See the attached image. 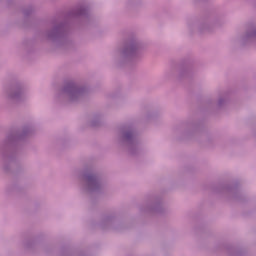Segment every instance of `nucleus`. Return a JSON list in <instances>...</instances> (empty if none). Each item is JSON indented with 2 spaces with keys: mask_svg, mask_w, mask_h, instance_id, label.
Segmentation results:
<instances>
[{
  "mask_svg": "<svg viewBox=\"0 0 256 256\" xmlns=\"http://www.w3.org/2000/svg\"><path fill=\"white\" fill-rule=\"evenodd\" d=\"M89 15V8L85 4H78L72 8L69 12L62 13L55 16L52 21V29L46 30L44 36L52 43H56L57 47L62 49H71L73 47V41L69 38V31H71V23L81 19V17H87Z\"/></svg>",
  "mask_w": 256,
  "mask_h": 256,
  "instance_id": "obj_1",
  "label": "nucleus"
},
{
  "mask_svg": "<svg viewBox=\"0 0 256 256\" xmlns=\"http://www.w3.org/2000/svg\"><path fill=\"white\" fill-rule=\"evenodd\" d=\"M35 131L31 126H25L22 130L13 131L0 144V155L2 157L3 169L6 173L11 171V167L17 165V145L19 141L31 137Z\"/></svg>",
  "mask_w": 256,
  "mask_h": 256,
  "instance_id": "obj_2",
  "label": "nucleus"
},
{
  "mask_svg": "<svg viewBox=\"0 0 256 256\" xmlns=\"http://www.w3.org/2000/svg\"><path fill=\"white\" fill-rule=\"evenodd\" d=\"M145 46L143 42L137 39V37L132 36L128 38L121 51L119 65L123 67V65H135L138 63L139 59H141V55H143V49Z\"/></svg>",
  "mask_w": 256,
  "mask_h": 256,
  "instance_id": "obj_3",
  "label": "nucleus"
},
{
  "mask_svg": "<svg viewBox=\"0 0 256 256\" xmlns=\"http://www.w3.org/2000/svg\"><path fill=\"white\" fill-rule=\"evenodd\" d=\"M118 145L125 149L130 155L139 153V137L133 125H124L118 133Z\"/></svg>",
  "mask_w": 256,
  "mask_h": 256,
  "instance_id": "obj_4",
  "label": "nucleus"
},
{
  "mask_svg": "<svg viewBox=\"0 0 256 256\" xmlns=\"http://www.w3.org/2000/svg\"><path fill=\"white\" fill-rule=\"evenodd\" d=\"M83 191L86 193H101L103 190V183L101 176L95 172L93 168L85 169L79 176Z\"/></svg>",
  "mask_w": 256,
  "mask_h": 256,
  "instance_id": "obj_5",
  "label": "nucleus"
},
{
  "mask_svg": "<svg viewBox=\"0 0 256 256\" xmlns=\"http://www.w3.org/2000/svg\"><path fill=\"white\" fill-rule=\"evenodd\" d=\"M87 94V88L77 85L75 82L66 83L58 94L60 101L79 103Z\"/></svg>",
  "mask_w": 256,
  "mask_h": 256,
  "instance_id": "obj_6",
  "label": "nucleus"
},
{
  "mask_svg": "<svg viewBox=\"0 0 256 256\" xmlns=\"http://www.w3.org/2000/svg\"><path fill=\"white\" fill-rule=\"evenodd\" d=\"M4 95L7 101L19 103L25 99V87L20 82H16L4 88Z\"/></svg>",
  "mask_w": 256,
  "mask_h": 256,
  "instance_id": "obj_7",
  "label": "nucleus"
},
{
  "mask_svg": "<svg viewBox=\"0 0 256 256\" xmlns=\"http://www.w3.org/2000/svg\"><path fill=\"white\" fill-rule=\"evenodd\" d=\"M253 41H256V23L249 22L246 25V32L240 38V45H251Z\"/></svg>",
  "mask_w": 256,
  "mask_h": 256,
  "instance_id": "obj_8",
  "label": "nucleus"
},
{
  "mask_svg": "<svg viewBox=\"0 0 256 256\" xmlns=\"http://www.w3.org/2000/svg\"><path fill=\"white\" fill-rule=\"evenodd\" d=\"M140 211L144 213H163V204L159 198H154L152 203L146 208H141Z\"/></svg>",
  "mask_w": 256,
  "mask_h": 256,
  "instance_id": "obj_9",
  "label": "nucleus"
},
{
  "mask_svg": "<svg viewBox=\"0 0 256 256\" xmlns=\"http://www.w3.org/2000/svg\"><path fill=\"white\" fill-rule=\"evenodd\" d=\"M211 25H217V20L211 18L209 21L202 22L197 25L199 33H207L211 31Z\"/></svg>",
  "mask_w": 256,
  "mask_h": 256,
  "instance_id": "obj_10",
  "label": "nucleus"
},
{
  "mask_svg": "<svg viewBox=\"0 0 256 256\" xmlns=\"http://www.w3.org/2000/svg\"><path fill=\"white\" fill-rule=\"evenodd\" d=\"M113 223H115V218L113 216H106L102 219L100 227L102 229H109V227L113 226Z\"/></svg>",
  "mask_w": 256,
  "mask_h": 256,
  "instance_id": "obj_11",
  "label": "nucleus"
},
{
  "mask_svg": "<svg viewBox=\"0 0 256 256\" xmlns=\"http://www.w3.org/2000/svg\"><path fill=\"white\" fill-rule=\"evenodd\" d=\"M180 77H189L191 75V66H182L179 69Z\"/></svg>",
  "mask_w": 256,
  "mask_h": 256,
  "instance_id": "obj_12",
  "label": "nucleus"
},
{
  "mask_svg": "<svg viewBox=\"0 0 256 256\" xmlns=\"http://www.w3.org/2000/svg\"><path fill=\"white\" fill-rule=\"evenodd\" d=\"M228 101H229V96H227V94L221 96L218 99V103H217L218 109H221L222 107H225L227 105Z\"/></svg>",
  "mask_w": 256,
  "mask_h": 256,
  "instance_id": "obj_13",
  "label": "nucleus"
},
{
  "mask_svg": "<svg viewBox=\"0 0 256 256\" xmlns=\"http://www.w3.org/2000/svg\"><path fill=\"white\" fill-rule=\"evenodd\" d=\"M139 3H141V0H126L125 6L127 9H133V7H136Z\"/></svg>",
  "mask_w": 256,
  "mask_h": 256,
  "instance_id": "obj_14",
  "label": "nucleus"
},
{
  "mask_svg": "<svg viewBox=\"0 0 256 256\" xmlns=\"http://www.w3.org/2000/svg\"><path fill=\"white\" fill-rule=\"evenodd\" d=\"M99 125H101V116L96 115L92 118L90 127H99Z\"/></svg>",
  "mask_w": 256,
  "mask_h": 256,
  "instance_id": "obj_15",
  "label": "nucleus"
},
{
  "mask_svg": "<svg viewBox=\"0 0 256 256\" xmlns=\"http://www.w3.org/2000/svg\"><path fill=\"white\" fill-rule=\"evenodd\" d=\"M34 11L35 9L33 8V6H29L23 10V15L24 17H29V15H31Z\"/></svg>",
  "mask_w": 256,
  "mask_h": 256,
  "instance_id": "obj_16",
  "label": "nucleus"
},
{
  "mask_svg": "<svg viewBox=\"0 0 256 256\" xmlns=\"http://www.w3.org/2000/svg\"><path fill=\"white\" fill-rule=\"evenodd\" d=\"M230 193H237V186H231L226 188Z\"/></svg>",
  "mask_w": 256,
  "mask_h": 256,
  "instance_id": "obj_17",
  "label": "nucleus"
},
{
  "mask_svg": "<svg viewBox=\"0 0 256 256\" xmlns=\"http://www.w3.org/2000/svg\"><path fill=\"white\" fill-rule=\"evenodd\" d=\"M251 5H252V7H255V8H256V0H252V1H251Z\"/></svg>",
  "mask_w": 256,
  "mask_h": 256,
  "instance_id": "obj_18",
  "label": "nucleus"
},
{
  "mask_svg": "<svg viewBox=\"0 0 256 256\" xmlns=\"http://www.w3.org/2000/svg\"><path fill=\"white\" fill-rule=\"evenodd\" d=\"M235 256H239V252H236V253H235Z\"/></svg>",
  "mask_w": 256,
  "mask_h": 256,
  "instance_id": "obj_19",
  "label": "nucleus"
},
{
  "mask_svg": "<svg viewBox=\"0 0 256 256\" xmlns=\"http://www.w3.org/2000/svg\"><path fill=\"white\" fill-rule=\"evenodd\" d=\"M26 247L30 248L31 246L29 244H27Z\"/></svg>",
  "mask_w": 256,
  "mask_h": 256,
  "instance_id": "obj_20",
  "label": "nucleus"
}]
</instances>
